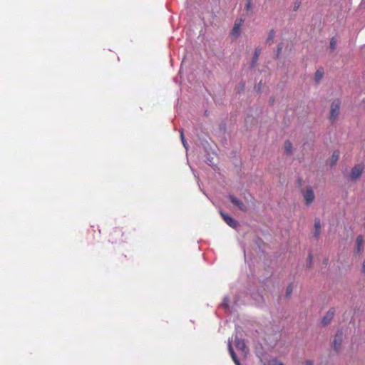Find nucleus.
I'll list each match as a JSON object with an SVG mask.
<instances>
[{"instance_id": "nucleus-33", "label": "nucleus", "mask_w": 365, "mask_h": 365, "mask_svg": "<svg viewBox=\"0 0 365 365\" xmlns=\"http://www.w3.org/2000/svg\"><path fill=\"white\" fill-rule=\"evenodd\" d=\"M245 83L242 81L240 82V90H243L245 88Z\"/></svg>"}, {"instance_id": "nucleus-36", "label": "nucleus", "mask_w": 365, "mask_h": 365, "mask_svg": "<svg viewBox=\"0 0 365 365\" xmlns=\"http://www.w3.org/2000/svg\"><path fill=\"white\" fill-rule=\"evenodd\" d=\"M304 365H314L313 361L309 359L305 361Z\"/></svg>"}, {"instance_id": "nucleus-12", "label": "nucleus", "mask_w": 365, "mask_h": 365, "mask_svg": "<svg viewBox=\"0 0 365 365\" xmlns=\"http://www.w3.org/2000/svg\"><path fill=\"white\" fill-rule=\"evenodd\" d=\"M340 152L338 150H334L331 155L329 163L331 168L334 167L339 159Z\"/></svg>"}, {"instance_id": "nucleus-44", "label": "nucleus", "mask_w": 365, "mask_h": 365, "mask_svg": "<svg viewBox=\"0 0 365 365\" xmlns=\"http://www.w3.org/2000/svg\"><path fill=\"white\" fill-rule=\"evenodd\" d=\"M361 4H365V0H361Z\"/></svg>"}, {"instance_id": "nucleus-26", "label": "nucleus", "mask_w": 365, "mask_h": 365, "mask_svg": "<svg viewBox=\"0 0 365 365\" xmlns=\"http://www.w3.org/2000/svg\"><path fill=\"white\" fill-rule=\"evenodd\" d=\"M244 22H245L244 18H242V17L237 18L235 21L234 24L242 26Z\"/></svg>"}, {"instance_id": "nucleus-21", "label": "nucleus", "mask_w": 365, "mask_h": 365, "mask_svg": "<svg viewBox=\"0 0 365 365\" xmlns=\"http://www.w3.org/2000/svg\"><path fill=\"white\" fill-rule=\"evenodd\" d=\"M283 47H284V43H279L277 45V51H276V52L274 53V58L275 59H279V56H280V54L282 53Z\"/></svg>"}, {"instance_id": "nucleus-20", "label": "nucleus", "mask_w": 365, "mask_h": 365, "mask_svg": "<svg viewBox=\"0 0 365 365\" xmlns=\"http://www.w3.org/2000/svg\"><path fill=\"white\" fill-rule=\"evenodd\" d=\"M227 348H228V351L230 354V356H231L232 359L234 361L235 359H236L237 358V354L235 352V350L230 341L228 342Z\"/></svg>"}, {"instance_id": "nucleus-9", "label": "nucleus", "mask_w": 365, "mask_h": 365, "mask_svg": "<svg viewBox=\"0 0 365 365\" xmlns=\"http://www.w3.org/2000/svg\"><path fill=\"white\" fill-rule=\"evenodd\" d=\"M322 224L321 220L319 217L314 219V230L312 232V237L318 241L321 235Z\"/></svg>"}, {"instance_id": "nucleus-3", "label": "nucleus", "mask_w": 365, "mask_h": 365, "mask_svg": "<svg viewBox=\"0 0 365 365\" xmlns=\"http://www.w3.org/2000/svg\"><path fill=\"white\" fill-rule=\"evenodd\" d=\"M343 341L344 332L341 329H339L336 330L331 343V348L336 354L341 351Z\"/></svg>"}, {"instance_id": "nucleus-19", "label": "nucleus", "mask_w": 365, "mask_h": 365, "mask_svg": "<svg viewBox=\"0 0 365 365\" xmlns=\"http://www.w3.org/2000/svg\"><path fill=\"white\" fill-rule=\"evenodd\" d=\"M215 155H208L207 154L205 155V162L210 166H215V163H214V157Z\"/></svg>"}, {"instance_id": "nucleus-34", "label": "nucleus", "mask_w": 365, "mask_h": 365, "mask_svg": "<svg viewBox=\"0 0 365 365\" xmlns=\"http://www.w3.org/2000/svg\"><path fill=\"white\" fill-rule=\"evenodd\" d=\"M361 272L363 274H365V259L363 260V262H362Z\"/></svg>"}, {"instance_id": "nucleus-40", "label": "nucleus", "mask_w": 365, "mask_h": 365, "mask_svg": "<svg viewBox=\"0 0 365 365\" xmlns=\"http://www.w3.org/2000/svg\"><path fill=\"white\" fill-rule=\"evenodd\" d=\"M233 361L235 362V365H242L238 357L236 359H235Z\"/></svg>"}, {"instance_id": "nucleus-11", "label": "nucleus", "mask_w": 365, "mask_h": 365, "mask_svg": "<svg viewBox=\"0 0 365 365\" xmlns=\"http://www.w3.org/2000/svg\"><path fill=\"white\" fill-rule=\"evenodd\" d=\"M235 342L236 348L238 350H240L245 355H246L248 352V349L246 346L245 340L239 338L237 336H235Z\"/></svg>"}, {"instance_id": "nucleus-18", "label": "nucleus", "mask_w": 365, "mask_h": 365, "mask_svg": "<svg viewBox=\"0 0 365 365\" xmlns=\"http://www.w3.org/2000/svg\"><path fill=\"white\" fill-rule=\"evenodd\" d=\"M284 152L287 155H290L292 153L293 145L289 140H286L284 143Z\"/></svg>"}, {"instance_id": "nucleus-16", "label": "nucleus", "mask_w": 365, "mask_h": 365, "mask_svg": "<svg viewBox=\"0 0 365 365\" xmlns=\"http://www.w3.org/2000/svg\"><path fill=\"white\" fill-rule=\"evenodd\" d=\"M242 26L234 24L232 29L230 31V36L232 38H237L241 36Z\"/></svg>"}, {"instance_id": "nucleus-31", "label": "nucleus", "mask_w": 365, "mask_h": 365, "mask_svg": "<svg viewBox=\"0 0 365 365\" xmlns=\"http://www.w3.org/2000/svg\"><path fill=\"white\" fill-rule=\"evenodd\" d=\"M262 347H261V349H260V350H259V349H258L257 348V349H256V355H257V356H259V357H260L261 356H262V355H263V352H262Z\"/></svg>"}, {"instance_id": "nucleus-43", "label": "nucleus", "mask_w": 365, "mask_h": 365, "mask_svg": "<svg viewBox=\"0 0 365 365\" xmlns=\"http://www.w3.org/2000/svg\"><path fill=\"white\" fill-rule=\"evenodd\" d=\"M244 257H245V262H247V255L246 254V252H245V250L244 249Z\"/></svg>"}, {"instance_id": "nucleus-45", "label": "nucleus", "mask_w": 365, "mask_h": 365, "mask_svg": "<svg viewBox=\"0 0 365 365\" xmlns=\"http://www.w3.org/2000/svg\"><path fill=\"white\" fill-rule=\"evenodd\" d=\"M327 261H328L327 259H325V260H324V263H325L326 264H327Z\"/></svg>"}, {"instance_id": "nucleus-15", "label": "nucleus", "mask_w": 365, "mask_h": 365, "mask_svg": "<svg viewBox=\"0 0 365 365\" xmlns=\"http://www.w3.org/2000/svg\"><path fill=\"white\" fill-rule=\"evenodd\" d=\"M261 51H262V48L259 46H257L255 48V53H254V55H253V56L252 58V61H251V67L255 66V65L258 61L259 56L261 53Z\"/></svg>"}, {"instance_id": "nucleus-25", "label": "nucleus", "mask_w": 365, "mask_h": 365, "mask_svg": "<svg viewBox=\"0 0 365 365\" xmlns=\"http://www.w3.org/2000/svg\"><path fill=\"white\" fill-rule=\"evenodd\" d=\"M336 38L334 37H332L330 39L329 48L331 50H334L336 48Z\"/></svg>"}, {"instance_id": "nucleus-14", "label": "nucleus", "mask_w": 365, "mask_h": 365, "mask_svg": "<svg viewBox=\"0 0 365 365\" xmlns=\"http://www.w3.org/2000/svg\"><path fill=\"white\" fill-rule=\"evenodd\" d=\"M364 239L361 235L356 237L355 252L360 254L363 250Z\"/></svg>"}, {"instance_id": "nucleus-13", "label": "nucleus", "mask_w": 365, "mask_h": 365, "mask_svg": "<svg viewBox=\"0 0 365 365\" xmlns=\"http://www.w3.org/2000/svg\"><path fill=\"white\" fill-rule=\"evenodd\" d=\"M324 75V69L323 67H319L314 74V83L319 84Z\"/></svg>"}, {"instance_id": "nucleus-35", "label": "nucleus", "mask_w": 365, "mask_h": 365, "mask_svg": "<svg viewBox=\"0 0 365 365\" xmlns=\"http://www.w3.org/2000/svg\"><path fill=\"white\" fill-rule=\"evenodd\" d=\"M255 296H256V297L255 298L256 300H259V299H262V296L257 293V294H254Z\"/></svg>"}, {"instance_id": "nucleus-7", "label": "nucleus", "mask_w": 365, "mask_h": 365, "mask_svg": "<svg viewBox=\"0 0 365 365\" xmlns=\"http://www.w3.org/2000/svg\"><path fill=\"white\" fill-rule=\"evenodd\" d=\"M220 215L226 224L230 227L235 229L239 225L238 222L230 215L223 212H220Z\"/></svg>"}, {"instance_id": "nucleus-1", "label": "nucleus", "mask_w": 365, "mask_h": 365, "mask_svg": "<svg viewBox=\"0 0 365 365\" xmlns=\"http://www.w3.org/2000/svg\"><path fill=\"white\" fill-rule=\"evenodd\" d=\"M230 300L229 297L225 296L220 306L226 313L232 314L237 312V309L240 306L246 304L249 302V296L245 292H240L234 298L232 305L230 304Z\"/></svg>"}, {"instance_id": "nucleus-29", "label": "nucleus", "mask_w": 365, "mask_h": 365, "mask_svg": "<svg viewBox=\"0 0 365 365\" xmlns=\"http://www.w3.org/2000/svg\"><path fill=\"white\" fill-rule=\"evenodd\" d=\"M300 5H301V1L299 0H297L294 3L293 11H297L299 9Z\"/></svg>"}, {"instance_id": "nucleus-38", "label": "nucleus", "mask_w": 365, "mask_h": 365, "mask_svg": "<svg viewBox=\"0 0 365 365\" xmlns=\"http://www.w3.org/2000/svg\"><path fill=\"white\" fill-rule=\"evenodd\" d=\"M233 361L235 362V365H242L238 357L236 359H235Z\"/></svg>"}, {"instance_id": "nucleus-6", "label": "nucleus", "mask_w": 365, "mask_h": 365, "mask_svg": "<svg viewBox=\"0 0 365 365\" xmlns=\"http://www.w3.org/2000/svg\"><path fill=\"white\" fill-rule=\"evenodd\" d=\"M335 314V309L334 307H331L324 314V316L322 318L321 324L322 326L325 327L328 326L331 320L333 319Z\"/></svg>"}, {"instance_id": "nucleus-28", "label": "nucleus", "mask_w": 365, "mask_h": 365, "mask_svg": "<svg viewBox=\"0 0 365 365\" xmlns=\"http://www.w3.org/2000/svg\"><path fill=\"white\" fill-rule=\"evenodd\" d=\"M262 88V81H259L255 87V91L257 93H259Z\"/></svg>"}, {"instance_id": "nucleus-42", "label": "nucleus", "mask_w": 365, "mask_h": 365, "mask_svg": "<svg viewBox=\"0 0 365 365\" xmlns=\"http://www.w3.org/2000/svg\"><path fill=\"white\" fill-rule=\"evenodd\" d=\"M272 365H284V364L282 362H280V361H274V363H273Z\"/></svg>"}, {"instance_id": "nucleus-23", "label": "nucleus", "mask_w": 365, "mask_h": 365, "mask_svg": "<svg viewBox=\"0 0 365 365\" xmlns=\"http://www.w3.org/2000/svg\"><path fill=\"white\" fill-rule=\"evenodd\" d=\"M274 36H275V31L274 29H271L268 33V36L266 39V42L267 43L272 42L273 41Z\"/></svg>"}, {"instance_id": "nucleus-27", "label": "nucleus", "mask_w": 365, "mask_h": 365, "mask_svg": "<svg viewBox=\"0 0 365 365\" xmlns=\"http://www.w3.org/2000/svg\"><path fill=\"white\" fill-rule=\"evenodd\" d=\"M220 130L225 134L226 133V123L225 122H221L219 125Z\"/></svg>"}, {"instance_id": "nucleus-32", "label": "nucleus", "mask_w": 365, "mask_h": 365, "mask_svg": "<svg viewBox=\"0 0 365 365\" xmlns=\"http://www.w3.org/2000/svg\"><path fill=\"white\" fill-rule=\"evenodd\" d=\"M274 101H275V99L274 97H270L269 99V104L270 106H273L274 103Z\"/></svg>"}, {"instance_id": "nucleus-39", "label": "nucleus", "mask_w": 365, "mask_h": 365, "mask_svg": "<svg viewBox=\"0 0 365 365\" xmlns=\"http://www.w3.org/2000/svg\"><path fill=\"white\" fill-rule=\"evenodd\" d=\"M233 361L235 362V365H242L238 357L236 359H235Z\"/></svg>"}, {"instance_id": "nucleus-4", "label": "nucleus", "mask_w": 365, "mask_h": 365, "mask_svg": "<svg viewBox=\"0 0 365 365\" xmlns=\"http://www.w3.org/2000/svg\"><path fill=\"white\" fill-rule=\"evenodd\" d=\"M364 170V165L362 163L356 164L351 169L348 176V180L351 182H356L362 175Z\"/></svg>"}, {"instance_id": "nucleus-22", "label": "nucleus", "mask_w": 365, "mask_h": 365, "mask_svg": "<svg viewBox=\"0 0 365 365\" xmlns=\"http://www.w3.org/2000/svg\"><path fill=\"white\" fill-rule=\"evenodd\" d=\"M180 140H181V142H182V143L183 145V147L187 150V149H188V144H187V141L185 140V138L182 129L180 130Z\"/></svg>"}, {"instance_id": "nucleus-30", "label": "nucleus", "mask_w": 365, "mask_h": 365, "mask_svg": "<svg viewBox=\"0 0 365 365\" xmlns=\"http://www.w3.org/2000/svg\"><path fill=\"white\" fill-rule=\"evenodd\" d=\"M245 9L247 11H252V2L250 1H247Z\"/></svg>"}, {"instance_id": "nucleus-24", "label": "nucleus", "mask_w": 365, "mask_h": 365, "mask_svg": "<svg viewBox=\"0 0 365 365\" xmlns=\"http://www.w3.org/2000/svg\"><path fill=\"white\" fill-rule=\"evenodd\" d=\"M312 264H313V256H312V252H309V254H308V262H307V268L312 267Z\"/></svg>"}, {"instance_id": "nucleus-5", "label": "nucleus", "mask_w": 365, "mask_h": 365, "mask_svg": "<svg viewBox=\"0 0 365 365\" xmlns=\"http://www.w3.org/2000/svg\"><path fill=\"white\" fill-rule=\"evenodd\" d=\"M200 145L202 148L205 154L208 155H217L215 149L208 142L206 138L199 137Z\"/></svg>"}, {"instance_id": "nucleus-10", "label": "nucleus", "mask_w": 365, "mask_h": 365, "mask_svg": "<svg viewBox=\"0 0 365 365\" xmlns=\"http://www.w3.org/2000/svg\"><path fill=\"white\" fill-rule=\"evenodd\" d=\"M227 198L239 210H240L242 211L245 210V206L243 202L241 200H240L239 198H237L236 196H235L233 194L229 193L227 195Z\"/></svg>"}, {"instance_id": "nucleus-17", "label": "nucleus", "mask_w": 365, "mask_h": 365, "mask_svg": "<svg viewBox=\"0 0 365 365\" xmlns=\"http://www.w3.org/2000/svg\"><path fill=\"white\" fill-rule=\"evenodd\" d=\"M294 282H290L288 284V285L286 288L284 296V298L285 299H289L291 297L293 290H294Z\"/></svg>"}, {"instance_id": "nucleus-2", "label": "nucleus", "mask_w": 365, "mask_h": 365, "mask_svg": "<svg viewBox=\"0 0 365 365\" xmlns=\"http://www.w3.org/2000/svg\"><path fill=\"white\" fill-rule=\"evenodd\" d=\"M341 100L339 98H335L332 101L330 106V112L329 120L331 123H334L340 113Z\"/></svg>"}, {"instance_id": "nucleus-41", "label": "nucleus", "mask_w": 365, "mask_h": 365, "mask_svg": "<svg viewBox=\"0 0 365 365\" xmlns=\"http://www.w3.org/2000/svg\"><path fill=\"white\" fill-rule=\"evenodd\" d=\"M250 118H251V120H254V118H252L251 116H247V117L245 118V123H248V121H249V120H250Z\"/></svg>"}, {"instance_id": "nucleus-8", "label": "nucleus", "mask_w": 365, "mask_h": 365, "mask_svg": "<svg viewBox=\"0 0 365 365\" xmlns=\"http://www.w3.org/2000/svg\"><path fill=\"white\" fill-rule=\"evenodd\" d=\"M302 194L307 205H310L314 200L315 195L311 187H307Z\"/></svg>"}, {"instance_id": "nucleus-37", "label": "nucleus", "mask_w": 365, "mask_h": 365, "mask_svg": "<svg viewBox=\"0 0 365 365\" xmlns=\"http://www.w3.org/2000/svg\"><path fill=\"white\" fill-rule=\"evenodd\" d=\"M114 232L116 233V234H121V235H123L122 230H120V229H118V228L115 229Z\"/></svg>"}]
</instances>
